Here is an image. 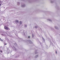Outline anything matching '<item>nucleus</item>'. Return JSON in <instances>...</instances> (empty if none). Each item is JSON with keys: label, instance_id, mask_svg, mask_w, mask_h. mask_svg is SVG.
I'll use <instances>...</instances> for the list:
<instances>
[{"label": "nucleus", "instance_id": "obj_17", "mask_svg": "<svg viewBox=\"0 0 60 60\" xmlns=\"http://www.w3.org/2000/svg\"><path fill=\"white\" fill-rule=\"evenodd\" d=\"M56 54H57V51H56Z\"/></svg>", "mask_w": 60, "mask_h": 60}, {"label": "nucleus", "instance_id": "obj_11", "mask_svg": "<svg viewBox=\"0 0 60 60\" xmlns=\"http://www.w3.org/2000/svg\"><path fill=\"white\" fill-rule=\"evenodd\" d=\"M32 37H34V35L33 34H32Z\"/></svg>", "mask_w": 60, "mask_h": 60}, {"label": "nucleus", "instance_id": "obj_12", "mask_svg": "<svg viewBox=\"0 0 60 60\" xmlns=\"http://www.w3.org/2000/svg\"><path fill=\"white\" fill-rule=\"evenodd\" d=\"M0 41H2V42H3V40H2V39H0Z\"/></svg>", "mask_w": 60, "mask_h": 60}, {"label": "nucleus", "instance_id": "obj_16", "mask_svg": "<svg viewBox=\"0 0 60 60\" xmlns=\"http://www.w3.org/2000/svg\"><path fill=\"white\" fill-rule=\"evenodd\" d=\"M35 53L36 54H37V53H38L37 52H35Z\"/></svg>", "mask_w": 60, "mask_h": 60}, {"label": "nucleus", "instance_id": "obj_8", "mask_svg": "<svg viewBox=\"0 0 60 60\" xmlns=\"http://www.w3.org/2000/svg\"><path fill=\"white\" fill-rule=\"evenodd\" d=\"M20 25H22V22L21 21H20Z\"/></svg>", "mask_w": 60, "mask_h": 60}, {"label": "nucleus", "instance_id": "obj_4", "mask_svg": "<svg viewBox=\"0 0 60 60\" xmlns=\"http://www.w3.org/2000/svg\"><path fill=\"white\" fill-rule=\"evenodd\" d=\"M2 4V1H0V7L1 6V4Z\"/></svg>", "mask_w": 60, "mask_h": 60}, {"label": "nucleus", "instance_id": "obj_13", "mask_svg": "<svg viewBox=\"0 0 60 60\" xmlns=\"http://www.w3.org/2000/svg\"><path fill=\"white\" fill-rule=\"evenodd\" d=\"M25 27H27V26L26 25H25Z\"/></svg>", "mask_w": 60, "mask_h": 60}, {"label": "nucleus", "instance_id": "obj_21", "mask_svg": "<svg viewBox=\"0 0 60 60\" xmlns=\"http://www.w3.org/2000/svg\"><path fill=\"white\" fill-rule=\"evenodd\" d=\"M5 45H6V44H5Z\"/></svg>", "mask_w": 60, "mask_h": 60}, {"label": "nucleus", "instance_id": "obj_10", "mask_svg": "<svg viewBox=\"0 0 60 60\" xmlns=\"http://www.w3.org/2000/svg\"><path fill=\"white\" fill-rule=\"evenodd\" d=\"M38 55L36 56H35V58H36L37 57H38Z\"/></svg>", "mask_w": 60, "mask_h": 60}, {"label": "nucleus", "instance_id": "obj_5", "mask_svg": "<svg viewBox=\"0 0 60 60\" xmlns=\"http://www.w3.org/2000/svg\"><path fill=\"white\" fill-rule=\"evenodd\" d=\"M21 6L22 7H25V5H21Z\"/></svg>", "mask_w": 60, "mask_h": 60}, {"label": "nucleus", "instance_id": "obj_1", "mask_svg": "<svg viewBox=\"0 0 60 60\" xmlns=\"http://www.w3.org/2000/svg\"><path fill=\"white\" fill-rule=\"evenodd\" d=\"M4 28L5 29H6L7 30H8L9 28L8 27H7L6 26H4Z\"/></svg>", "mask_w": 60, "mask_h": 60}, {"label": "nucleus", "instance_id": "obj_7", "mask_svg": "<svg viewBox=\"0 0 60 60\" xmlns=\"http://www.w3.org/2000/svg\"><path fill=\"white\" fill-rule=\"evenodd\" d=\"M55 28L56 29H57L58 28H57V27L56 26H55Z\"/></svg>", "mask_w": 60, "mask_h": 60}, {"label": "nucleus", "instance_id": "obj_3", "mask_svg": "<svg viewBox=\"0 0 60 60\" xmlns=\"http://www.w3.org/2000/svg\"><path fill=\"white\" fill-rule=\"evenodd\" d=\"M28 41L30 43H32V42L30 40H28Z\"/></svg>", "mask_w": 60, "mask_h": 60}, {"label": "nucleus", "instance_id": "obj_19", "mask_svg": "<svg viewBox=\"0 0 60 60\" xmlns=\"http://www.w3.org/2000/svg\"><path fill=\"white\" fill-rule=\"evenodd\" d=\"M51 3H52V1H51Z\"/></svg>", "mask_w": 60, "mask_h": 60}, {"label": "nucleus", "instance_id": "obj_9", "mask_svg": "<svg viewBox=\"0 0 60 60\" xmlns=\"http://www.w3.org/2000/svg\"><path fill=\"white\" fill-rule=\"evenodd\" d=\"M19 2H18L17 3V5H19Z\"/></svg>", "mask_w": 60, "mask_h": 60}, {"label": "nucleus", "instance_id": "obj_14", "mask_svg": "<svg viewBox=\"0 0 60 60\" xmlns=\"http://www.w3.org/2000/svg\"><path fill=\"white\" fill-rule=\"evenodd\" d=\"M35 28H37V26H35Z\"/></svg>", "mask_w": 60, "mask_h": 60}, {"label": "nucleus", "instance_id": "obj_20", "mask_svg": "<svg viewBox=\"0 0 60 60\" xmlns=\"http://www.w3.org/2000/svg\"><path fill=\"white\" fill-rule=\"evenodd\" d=\"M24 35H25V34H23Z\"/></svg>", "mask_w": 60, "mask_h": 60}, {"label": "nucleus", "instance_id": "obj_2", "mask_svg": "<svg viewBox=\"0 0 60 60\" xmlns=\"http://www.w3.org/2000/svg\"><path fill=\"white\" fill-rule=\"evenodd\" d=\"M15 22H16L17 24H18L19 23V21L18 20H15Z\"/></svg>", "mask_w": 60, "mask_h": 60}, {"label": "nucleus", "instance_id": "obj_15", "mask_svg": "<svg viewBox=\"0 0 60 60\" xmlns=\"http://www.w3.org/2000/svg\"><path fill=\"white\" fill-rule=\"evenodd\" d=\"M30 36H28V38H30Z\"/></svg>", "mask_w": 60, "mask_h": 60}, {"label": "nucleus", "instance_id": "obj_6", "mask_svg": "<svg viewBox=\"0 0 60 60\" xmlns=\"http://www.w3.org/2000/svg\"><path fill=\"white\" fill-rule=\"evenodd\" d=\"M47 20L48 21H51V20L50 19H47Z\"/></svg>", "mask_w": 60, "mask_h": 60}, {"label": "nucleus", "instance_id": "obj_18", "mask_svg": "<svg viewBox=\"0 0 60 60\" xmlns=\"http://www.w3.org/2000/svg\"><path fill=\"white\" fill-rule=\"evenodd\" d=\"M0 52H2V51H0Z\"/></svg>", "mask_w": 60, "mask_h": 60}]
</instances>
